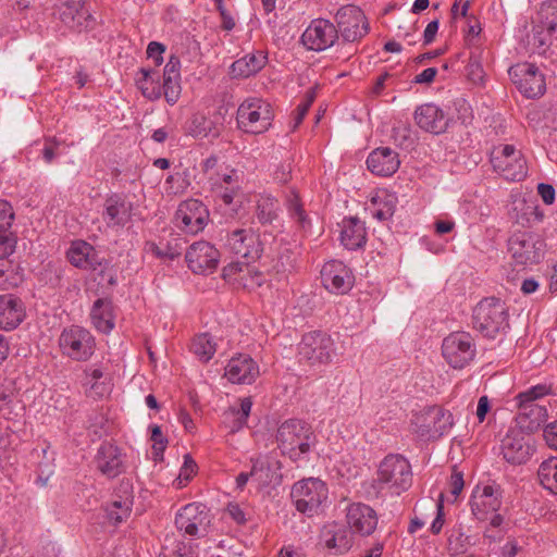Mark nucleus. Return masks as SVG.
<instances>
[{
	"instance_id": "obj_1",
	"label": "nucleus",
	"mask_w": 557,
	"mask_h": 557,
	"mask_svg": "<svg viewBox=\"0 0 557 557\" xmlns=\"http://www.w3.org/2000/svg\"><path fill=\"white\" fill-rule=\"evenodd\" d=\"M139 73L143 75L137 78L136 83L141 94L147 99L154 101L161 98L163 95L165 101L170 106H174L181 96V60L177 55L172 54L163 70V84L160 86L158 83L151 82V86H148L149 78L156 73L154 70L141 67Z\"/></svg>"
},
{
	"instance_id": "obj_2",
	"label": "nucleus",
	"mask_w": 557,
	"mask_h": 557,
	"mask_svg": "<svg viewBox=\"0 0 557 557\" xmlns=\"http://www.w3.org/2000/svg\"><path fill=\"white\" fill-rule=\"evenodd\" d=\"M338 38L342 39L336 46V51L348 60L356 52L354 42L359 41L369 33V23L361 9L354 4H346L339 8L335 14Z\"/></svg>"
},
{
	"instance_id": "obj_3",
	"label": "nucleus",
	"mask_w": 557,
	"mask_h": 557,
	"mask_svg": "<svg viewBox=\"0 0 557 557\" xmlns=\"http://www.w3.org/2000/svg\"><path fill=\"white\" fill-rule=\"evenodd\" d=\"M276 442L283 455L297 461L315 445L317 436L308 422L300 419H288L278 426Z\"/></svg>"
},
{
	"instance_id": "obj_4",
	"label": "nucleus",
	"mask_w": 557,
	"mask_h": 557,
	"mask_svg": "<svg viewBox=\"0 0 557 557\" xmlns=\"http://www.w3.org/2000/svg\"><path fill=\"white\" fill-rule=\"evenodd\" d=\"M472 326L482 336L495 338L509 327V312L504 300L485 297L472 309Z\"/></svg>"
},
{
	"instance_id": "obj_5",
	"label": "nucleus",
	"mask_w": 557,
	"mask_h": 557,
	"mask_svg": "<svg viewBox=\"0 0 557 557\" xmlns=\"http://www.w3.org/2000/svg\"><path fill=\"white\" fill-rule=\"evenodd\" d=\"M548 394L549 386L537 384L516 396L519 409L517 422L521 430L534 433L547 420V409L539 400Z\"/></svg>"
},
{
	"instance_id": "obj_6",
	"label": "nucleus",
	"mask_w": 557,
	"mask_h": 557,
	"mask_svg": "<svg viewBox=\"0 0 557 557\" xmlns=\"http://www.w3.org/2000/svg\"><path fill=\"white\" fill-rule=\"evenodd\" d=\"M376 482L399 495L412 484V472L409 461L401 455L389 454L380 463Z\"/></svg>"
},
{
	"instance_id": "obj_7",
	"label": "nucleus",
	"mask_w": 557,
	"mask_h": 557,
	"mask_svg": "<svg viewBox=\"0 0 557 557\" xmlns=\"http://www.w3.org/2000/svg\"><path fill=\"white\" fill-rule=\"evenodd\" d=\"M274 119L272 106L260 99L245 100L237 109L236 121L239 129L249 134H262L267 132Z\"/></svg>"
},
{
	"instance_id": "obj_8",
	"label": "nucleus",
	"mask_w": 557,
	"mask_h": 557,
	"mask_svg": "<svg viewBox=\"0 0 557 557\" xmlns=\"http://www.w3.org/2000/svg\"><path fill=\"white\" fill-rule=\"evenodd\" d=\"M490 162L493 170L507 181L519 182L527 176V161L513 145L494 147Z\"/></svg>"
},
{
	"instance_id": "obj_9",
	"label": "nucleus",
	"mask_w": 557,
	"mask_h": 557,
	"mask_svg": "<svg viewBox=\"0 0 557 557\" xmlns=\"http://www.w3.org/2000/svg\"><path fill=\"white\" fill-rule=\"evenodd\" d=\"M334 341L321 331L307 333L299 344L298 356L301 363L309 366L327 364L334 355Z\"/></svg>"
},
{
	"instance_id": "obj_10",
	"label": "nucleus",
	"mask_w": 557,
	"mask_h": 557,
	"mask_svg": "<svg viewBox=\"0 0 557 557\" xmlns=\"http://www.w3.org/2000/svg\"><path fill=\"white\" fill-rule=\"evenodd\" d=\"M290 496L299 512L312 517L327 499V487L321 480L311 478L295 483Z\"/></svg>"
},
{
	"instance_id": "obj_11",
	"label": "nucleus",
	"mask_w": 557,
	"mask_h": 557,
	"mask_svg": "<svg viewBox=\"0 0 557 557\" xmlns=\"http://www.w3.org/2000/svg\"><path fill=\"white\" fill-rule=\"evenodd\" d=\"M442 355L451 368H466L476 355L473 337L463 331L450 333L443 339Z\"/></svg>"
},
{
	"instance_id": "obj_12",
	"label": "nucleus",
	"mask_w": 557,
	"mask_h": 557,
	"mask_svg": "<svg viewBox=\"0 0 557 557\" xmlns=\"http://www.w3.org/2000/svg\"><path fill=\"white\" fill-rule=\"evenodd\" d=\"M95 346L91 333L79 325L65 327L59 337L62 354L76 361L88 360L94 355Z\"/></svg>"
},
{
	"instance_id": "obj_13",
	"label": "nucleus",
	"mask_w": 557,
	"mask_h": 557,
	"mask_svg": "<svg viewBox=\"0 0 557 557\" xmlns=\"http://www.w3.org/2000/svg\"><path fill=\"white\" fill-rule=\"evenodd\" d=\"M225 250L248 262L257 261L263 251L259 235L252 228H235L226 232L223 238Z\"/></svg>"
},
{
	"instance_id": "obj_14",
	"label": "nucleus",
	"mask_w": 557,
	"mask_h": 557,
	"mask_svg": "<svg viewBox=\"0 0 557 557\" xmlns=\"http://www.w3.org/2000/svg\"><path fill=\"white\" fill-rule=\"evenodd\" d=\"M300 39L307 50L314 52L324 51L341 42L335 24L322 17L312 20Z\"/></svg>"
},
{
	"instance_id": "obj_15",
	"label": "nucleus",
	"mask_w": 557,
	"mask_h": 557,
	"mask_svg": "<svg viewBox=\"0 0 557 557\" xmlns=\"http://www.w3.org/2000/svg\"><path fill=\"white\" fill-rule=\"evenodd\" d=\"M209 524V510L201 503L187 504L175 516L177 530L193 537L205 536L208 533Z\"/></svg>"
},
{
	"instance_id": "obj_16",
	"label": "nucleus",
	"mask_w": 557,
	"mask_h": 557,
	"mask_svg": "<svg viewBox=\"0 0 557 557\" xmlns=\"http://www.w3.org/2000/svg\"><path fill=\"white\" fill-rule=\"evenodd\" d=\"M508 74L518 90L527 98H536L546 90L544 75L535 64L523 62L512 65Z\"/></svg>"
},
{
	"instance_id": "obj_17",
	"label": "nucleus",
	"mask_w": 557,
	"mask_h": 557,
	"mask_svg": "<svg viewBox=\"0 0 557 557\" xmlns=\"http://www.w3.org/2000/svg\"><path fill=\"white\" fill-rule=\"evenodd\" d=\"M509 251L517 264H535L544 256V242L529 232L513 234L508 242Z\"/></svg>"
},
{
	"instance_id": "obj_18",
	"label": "nucleus",
	"mask_w": 557,
	"mask_h": 557,
	"mask_svg": "<svg viewBox=\"0 0 557 557\" xmlns=\"http://www.w3.org/2000/svg\"><path fill=\"white\" fill-rule=\"evenodd\" d=\"M504 490L498 484L479 486L472 492L470 506L472 515L479 521L490 520L493 515H498L503 504Z\"/></svg>"
},
{
	"instance_id": "obj_19",
	"label": "nucleus",
	"mask_w": 557,
	"mask_h": 557,
	"mask_svg": "<svg viewBox=\"0 0 557 557\" xmlns=\"http://www.w3.org/2000/svg\"><path fill=\"white\" fill-rule=\"evenodd\" d=\"M209 210L198 199H187L180 203L175 212L176 226L188 234H197L209 222Z\"/></svg>"
},
{
	"instance_id": "obj_20",
	"label": "nucleus",
	"mask_w": 557,
	"mask_h": 557,
	"mask_svg": "<svg viewBox=\"0 0 557 557\" xmlns=\"http://www.w3.org/2000/svg\"><path fill=\"white\" fill-rule=\"evenodd\" d=\"M94 462L96 469L108 479H115L126 470V455L111 442L100 444Z\"/></svg>"
},
{
	"instance_id": "obj_21",
	"label": "nucleus",
	"mask_w": 557,
	"mask_h": 557,
	"mask_svg": "<svg viewBox=\"0 0 557 557\" xmlns=\"http://www.w3.org/2000/svg\"><path fill=\"white\" fill-rule=\"evenodd\" d=\"M66 258L73 267L85 271L103 273L109 267L108 260L101 257L92 245L82 239L71 244Z\"/></svg>"
},
{
	"instance_id": "obj_22",
	"label": "nucleus",
	"mask_w": 557,
	"mask_h": 557,
	"mask_svg": "<svg viewBox=\"0 0 557 557\" xmlns=\"http://www.w3.org/2000/svg\"><path fill=\"white\" fill-rule=\"evenodd\" d=\"M219 257V250L205 240L190 245L185 255L188 268L197 274L213 272L218 267Z\"/></svg>"
},
{
	"instance_id": "obj_23",
	"label": "nucleus",
	"mask_w": 557,
	"mask_h": 557,
	"mask_svg": "<svg viewBox=\"0 0 557 557\" xmlns=\"http://www.w3.org/2000/svg\"><path fill=\"white\" fill-rule=\"evenodd\" d=\"M133 215V203L126 196L113 193L106 197L103 202L102 219L108 227H124Z\"/></svg>"
},
{
	"instance_id": "obj_24",
	"label": "nucleus",
	"mask_w": 557,
	"mask_h": 557,
	"mask_svg": "<svg viewBox=\"0 0 557 557\" xmlns=\"http://www.w3.org/2000/svg\"><path fill=\"white\" fill-rule=\"evenodd\" d=\"M323 286L335 294H346L354 285V275L342 261L331 260L321 270Z\"/></svg>"
},
{
	"instance_id": "obj_25",
	"label": "nucleus",
	"mask_w": 557,
	"mask_h": 557,
	"mask_svg": "<svg viewBox=\"0 0 557 557\" xmlns=\"http://www.w3.org/2000/svg\"><path fill=\"white\" fill-rule=\"evenodd\" d=\"M414 121L421 129L440 135L447 131L450 119L442 108L430 102L416 109Z\"/></svg>"
},
{
	"instance_id": "obj_26",
	"label": "nucleus",
	"mask_w": 557,
	"mask_h": 557,
	"mask_svg": "<svg viewBox=\"0 0 557 557\" xmlns=\"http://www.w3.org/2000/svg\"><path fill=\"white\" fill-rule=\"evenodd\" d=\"M346 519L351 532L361 536L371 535L377 525L375 510L362 503L351 504L347 508Z\"/></svg>"
},
{
	"instance_id": "obj_27",
	"label": "nucleus",
	"mask_w": 557,
	"mask_h": 557,
	"mask_svg": "<svg viewBox=\"0 0 557 557\" xmlns=\"http://www.w3.org/2000/svg\"><path fill=\"white\" fill-rule=\"evenodd\" d=\"M533 450L529 440L519 432H510L502 441L504 459L511 465L525 463Z\"/></svg>"
},
{
	"instance_id": "obj_28",
	"label": "nucleus",
	"mask_w": 557,
	"mask_h": 557,
	"mask_svg": "<svg viewBox=\"0 0 557 557\" xmlns=\"http://www.w3.org/2000/svg\"><path fill=\"white\" fill-rule=\"evenodd\" d=\"M258 375L259 367L248 355L233 357L225 368V376L235 384H251Z\"/></svg>"
},
{
	"instance_id": "obj_29",
	"label": "nucleus",
	"mask_w": 557,
	"mask_h": 557,
	"mask_svg": "<svg viewBox=\"0 0 557 557\" xmlns=\"http://www.w3.org/2000/svg\"><path fill=\"white\" fill-rule=\"evenodd\" d=\"M400 165L398 153L389 147H379L367 158L368 170L377 176H391Z\"/></svg>"
},
{
	"instance_id": "obj_30",
	"label": "nucleus",
	"mask_w": 557,
	"mask_h": 557,
	"mask_svg": "<svg viewBox=\"0 0 557 557\" xmlns=\"http://www.w3.org/2000/svg\"><path fill=\"white\" fill-rule=\"evenodd\" d=\"M25 306L21 298L5 294L0 296V329L11 331L25 319Z\"/></svg>"
},
{
	"instance_id": "obj_31",
	"label": "nucleus",
	"mask_w": 557,
	"mask_h": 557,
	"mask_svg": "<svg viewBox=\"0 0 557 557\" xmlns=\"http://www.w3.org/2000/svg\"><path fill=\"white\" fill-rule=\"evenodd\" d=\"M218 115H221V113L218 112L212 117L207 116L202 112L191 114L186 122V134L194 138L219 137L222 124L219 123Z\"/></svg>"
},
{
	"instance_id": "obj_32",
	"label": "nucleus",
	"mask_w": 557,
	"mask_h": 557,
	"mask_svg": "<svg viewBox=\"0 0 557 557\" xmlns=\"http://www.w3.org/2000/svg\"><path fill=\"white\" fill-rule=\"evenodd\" d=\"M341 243L348 250L362 248L367 243L364 222L356 216L345 218L341 224Z\"/></svg>"
},
{
	"instance_id": "obj_33",
	"label": "nucleus",
	"mask_w": 557,
	"mask_h": 557,
	"mask_svg": "<svg viewBox=\"0 0 557 557\" xmlns=\"http://www.w3.org/2000/svg\"><path fill=\"white\" fill-rule=\"evenodd\" d=\"M120 488L123 490L124 496H119L117 499H114L106 507L107 518L113 525L122 523L129 517L134 504V496L129 482H121Z\"/></svg>"
},
{
	"instance_id": "obj_34",
	"label": "nucleus",
	"mask_w": 557,
	"mask_h": 557,
	"mask_svg": "<svg viewBox=\"0 0 557 557\" xmlns=\"http://www.w3.org/2000/svg\"><path fill=\"white\" fill-rule=\"evenodd\" d=\"M397 202L396 194L389 193L386 189H380L371 197L367 210L370 211L374 219L383 222L394 215Z\"/></svg>"
},
{
	"instance_id": "obj_35",
	"label": "nucleus",
	"mask_w": 557,
	"mask_h": 557,
	"mask_svg": "<svg viewBox=\"0 0 557 557\" xmlns=\"http://www.w3.org/2000/svg\"><path fill=\"white\" fill-rule=\"evenodd\" d=\"M321 541L334 554H345L352 546V536L348 530L336 524L325 527L321 532Z\"/></svg>"
},
{
	"instance_id": "obj_36",
	"label": "nucleus",
	"mask_w": 557,
	"mask_h": 557,
	"mask_svg": "<svg viewBox=\"0 0 557 557\" xmlns=\"http://www.w3.org/2000/svg\"><path fill=\"white\" fill-rule=\"evenodd\" d=\"M83 7L84 1L79 0L54 1L53 16L65 26L76 29L82 25L79 20L82 17Z\"/></svg>"
},
{
	"instance_id": "obj_37",
	"label": "nucleus",
	"mask_w": 557,
	"mask_h": 557,
	"mask_svg": "<svg viewBox=\"0 0 557 557\" xmlns=\"http://www.w3.org/2000/svg\"><path fill=\"white\" fill-rule=\"evenodd\" d=\"M265 63L267 57L263 52L248 53L231 65V73L235 77H249L262 70Z\"/></svg>"
},
{
	"instance_id": "obj_38",
	"label": "nucleus",
	"mask_w": 557,
	"mask_h": 557,
	"mask_svg": "<svg viewBox=\"0 0 557 557\" xmlns=\"http://www.w3.org/2000/svg\"><path fill=\"white\" fill-rule=\"evenodd\" d=\"M90 317L92 324L102 333H109L114 327L112 302L108 299L99 298L94 302Z\"/></svg>"
},
{
	"instance_id": "obj_39",
	"label": "nucleus",
	"mask_w": 557,
	"mask_h": 557,
	"mask_svg": "<svg viewBox=\"0 0 557 557\" xmlns=\"http://www.w3.org/2000/svg\"><path fill=\"white\" fill-rule=\"evenodd\" d=\"M184 244L185 242L180 237L172 238L165 244L162 242L159 244L154 242H147L145 244V250L159 259L174 260L182 255Z\"/></svg>"
},
{
	"instance_id": "obj_40",
	"label": "nucleus",
	"mask_w": 557,
	"mask_h": 557,
	"mask_svg": "<svg viewBox=\"0 0 557 557\" xmlns=\"http://www.w3.org/2000/svg\"><path fill=\"white\" fill-rule=\"evenodd\" d=\"M286 208L289 216L300 230L308 231L310 228V220L295 189H290L286 195Z\"/></svg>"
},
{
	"instance_id": "obj_41",
	"label": "nucleus",
	"mask_w": 557,
	"mask_h": 557,
	"mask_svg": "<svg viewBox=\"0 0 557 557\" xmlns=\"http://www.w3.org/2000/svg\"><path fill=\"white\" fill-rule=\"evenodd\" d=\"M216 344L208 333L196 335L190 344V351L201 362H208L215 354Z\"/></svg>"
},
{
	"instance_id": "obj_42",
	"label": "nucleus",
	"mask_w": 557,
	"mask_h": 557,
	"mask_svg": "<svg viewBox=\"0 0 557 557\" xmlns=\"http://www.w3.org/2000/svg\"><path fill=\"white\" fill-rule=\"evenodd\" d=\"M537 475L542 486L549 492L557 494V458L552 457L544 460L539 468Z\"/></svg>"
},
{
	"instance_id": "obj_43",
	"label": "nucleus",
	"mask_w": 557,
	"mask_h": 557,
	"mask_svg": "<svg viewBox=\"0 0 557 557\" xmlns=\"http://www.w3.org/2000/svg\"><path fill=\"white\" fill-rule=\"evenodd\" d=\"M433 419V433L437 436H442L453 428L454 417L450 411L443 409L442 407L434 406L428 410Z\"/></svg>"
},
{
	"instance_id": "obj_44",
	"label": "nucleus",
	"mask_w": 557,
	"mask_h": 557,
	"mask_svg": "<svg viewBox=\"0 0 557 557\" xmlns=\"http://www.w3.org/2000/svg\"><path fill=\"white\" fill-rule=\"evenodd\" d=\"M258 221L262 225L272 224L278 218V202L272 197L262 198L256 209Z\"/></svg>"
},
{
	"instance_id": "obj_45",
	"label": "nucleus",
	"mask_w": 557,
	"mask_h": 557,
	"mask_svg": "<svg viewBox=\"0 0 557 557\" xmlns=\"http://www.w3.org/2000/svg\"><path fill=\"white\" fill-rule=\"evenodd\" d=\"M297 253L286 244H280L274 269L277 273L292 271L296 265Z\"/></svg>"
},
{
	"instance_id": "obj_46",
	"label": "nucleus",
	"mask_w": 557,
	"mask_h": 557,
	"mask_svg": "<svg viewBox=\"0 0 557 557\" xmlns=\"http://www.w3.org/2000/svg\"><path fill=\"white\" fill-rule=\"evenodd\" d=\"M541 24L548 30L557 33V0H549L540 10Z\"/></svg>"
},
{
	"instance_id": "obj_47",
	"label": "nucleus",
	"mask_w": 557,
	"mask_h": 557,
	"mask_svg": "<svg viewBox=\"0 0 557 557\" xmlns=\"http://www.w3.org/2000/svg\"><path fill=\"white\" fill-rule=\"evenodd\" d=\"M555 33L546 29L542 24L532 28L531 42L537 49L539 53H544L550 45V37Z\"/></svg>"
},
{
	"instance_id": "obj_48",
	"label": "nucleus",
	"mask_w": 557,
	"mask_h": 557,
	"mask_svg": "<svg viewBox=\"0 0 557 557\" xmlns=\"http://www.w3.org/2000/svg\"><path fill=\"white\" fill-rule=\"evenodd\" d=\"M250 263L251 262H248L247 260H245V262L235 261L228 263L223 268V278L228 282L238 283L240 275H243L244 272L250 271Z\"/></svg>"
},
{
	"instance_id": "obj_49",
	"label": "nucleus",
	"mask_w": 557,
	"mask_h": 557,
	"mask_svg": "<svg viewBox=\"0 0 557 557\" xmlns=\"http://www.w3.org/2000/svg\"><path fill=\"white\" fill-rule=\"evenodd\" d=\"M504 517L502 515H493L490 519L488 527H486L483 536L490 542H499L504 537Z\"/></svg>"
},
{
	"instance_id": "obj_50",
	"label": "nucleus",
	"mask_w": 557,
	"mask_h": 557,
	"mask_svg": "<svg viewBox=\"0 0 557 557\" xmlns=\"http://www.w3.org/2000/svg\"><path fill=\"white\" fill-rule=\"evenodd\" d=\"M466 72L469 81H471L473 84H480L483 82L484 71L481 62L474 53H471L469 57Z\"/></svg>"
},
{
	"instance_id": "obj_51",
	"label": "nucleus",
	"mask_w": 557,
	"mask_h": 557,
	"mask_svg": "<svg viewBox=\"0 0 557 557\" xmlns=\"http://www.w3.org/2000/svg\"><path fill=\"white\" fill-rule=\"evenodd\" d=\"M17 238L12 232H0V260L10 257L16 247Z\"/></svg>"
},
{
	"instance_id": "obj_52",
	"label": "nucleus",
	"mask_w": 557,
	"mask_h": 557,
	"mask_svg": "<svg viewBox=\"0 0 557 557\" xmlns=\"http://www.w3.org/2000/svg\"><path fill=\"white\" fill-rule=\"evenodd\" d=\"M151 441L153 442L152 449L154 459L162 458L163 451L166 448L168 440L163 436L161 428L157 424L151 426Z\"/></svg>"
},
{
	"instance_id": "obj_53",
	"label": "nucleus",
	"mask_w": 557,
	"mask_h": 557,
	"mask_svg": "<svg viewBox=\"0 0 557 557\" xmlns=\"http://www.w3.org/2000/svg\"><path fill=\"white\" fill-rule=\"evenodd\" d=\"M14 220V212L12 206L5 201L0 200V232H11Z\"/></svg>"
},
{
	"instance_id": "obj_54",
	"label": "nucleus",
	"mask_w": 557,
	"mask_h": 557,
	"mask_svg": "<svg viewBox=\"0 0 557 557\" xmlns=\"http://www.w3.org/2000/svg\"><path fill=\"white\" fill-rule=\"evenodd\" d=\"M263 283L262 273L256 270L255 267L250 265L249 272H244L243 275L238 278V284L243 285L245 288H253L259 287Z\"/></svg>"
},
{
	"instance_id": "obj_55",
	"label": "nucleus",
	"mask_w": 557,
	"mask_h": 557,
	"mask_svg": "<svg viewBox=\"0 0 557 557\" xmlns=\"http://www.w3.org/2000/svg\"><path fill=\"white\" fill-rule=\"evenodd\" d=\"M449 492L454 497L451 502H455L465 486L463 474L458 471L457 467H453L451 475L448 482Z\"/></svg>"
},
{
	"instance_id": "obj_56",
	"label": "nucleus",
	"mask_w": 557,
	"mask_h": 557,
	"mask_svg": "<svg viewBox=\"0 0 557 557\" xmlns=\"http://www.w3.org/2000/svg\"><path fill=\"white\" fill-rule=\"evenodd\" d=\"M165 46L158 41H150L147 47L148 59L153 60L156 66H160L163 63L162 54L165 51Z\"/></svg>"
},
{
	"instance_id": "obj_57",
	"label": "nucleus",
	"mask_w": 557,
	"mask_h": 557,
	"mask_svg": "<svg viewBox=\"0 0 557 557\" xmlns=\"http://www.w3.org/2000/svg\"><path fill=\"white\" fill-rule=\"evenodd\" d=\"M234 413V410L227 409L223 414V422L226 425V428L230 429L231 433L238 432L247 423V420L242 421V419H239V416H235Z\"/></svg>"
},
{
	"instance_id": "obj_58",
	"label": "nucleus",
	"mask_w": 557,
	"mask_h": 557,
	"mask_svg": "<svg viewBox=\"0 0 557 557\" xmlns=\"http://www.w3.org/2000/svg\"><path fill=\"white\" fill-rule=\"evenodd\" d=\"M543 437L549 448L557 450V420L545 425Z\"/></svg>"
},
{
	"instance_id": "obj_59",
	"label": "nucleus",
	"mask_w": 557,
	"mask_h": 557,
	"mask_svg": "<svg viewBox=\"0 0 557 557\" xmlns=\"http://www.w3.org/2000/svg\"><path fill=\"white\" fill-rule=\"evenodd\" d=\"M537 194L541 196L545 205H553L555 201V188L550 184L540 183L537 185Z\"/></svg>"
},
{
	"instance_id": "obj_60",
	"label": "nucleus",
	"mask_w": 557,
	"mask_h": 557,
	"mask_svg": "<svg viewBox=\"0 0 557 557\" xmlns=\"http://www.w3.org/2000/svg\"><path fill=\"white\" fill-rule=\"evenodd\" d=\"M437 515L431 524V532L433 534H438L442 531L444 525V512H443V494L441 493L440 499L436 505Z\"/></svg>"
},
{
	"instance_id": "obj_61",
	"label": "nucleus",
	"mask_w": 557,
	"mask_h": 557,
	"mask_svg": "<svg viewBox=\"0 0 557 557\" xmlns=\"http://www.w3.org/2000/svg\"><path fill=\"white\" fill-rule=\"evenodd\" d=\"M184 460V465L181 468L180 478H184L185 481H189L190 478L196 473L197 465L194 459L186 455Z\"/></svg>"
},
{
	"instance_id": "obj_62",
	"label": "nucleus",
	"mask_w": 557,
	"mask_h": 557,
	"mask_svg": "<svg viewBox=\"0 0 557 557\" xmlns=\"http://www.w3.org/2000/svg\"><path fill=\"white\" fill-rule=\"evenodd\" d=\"M251 407H252V400L250 397H245L243 399H240V405H239V408H236V407H230L228 409L231 410H234L235 411V416H239V419L243 420H247L248 417H249V413L251 411Z\"/></svg>"
},
{
	"instance_id": "obj_63",
	"label": "nucleus",
	"mask_w": 557,
	"mask_h": 557,
	"mask_svg": "<svg viewBox=\"0 0 557 557\" xmlns=\"http://www.w3.org/2000/svg\"><path fill=\"white\" fill-rule=\"evenodd\" d=\"M438 27H440L438 20H433L426 25L424 33H423V45L424 46L431 45L435 40L436 34L438 32Z\"/></svg>"
},
{
	"instance_id": "obj_64",
	"label": "nucleus",
	"mask_w": 557,
	"mask_h": 557,
	"mask_svg": "<svg viewBox=\"0 0 557 557\" xmlns=\"http://www.w3.org/2000/svg\"><path fill=\"white\" fill-rule=\"evenodd\" d=\"M277 557H306V554L302 548L287 545L280 549Z\"/></svg>"
}]
</instances>
